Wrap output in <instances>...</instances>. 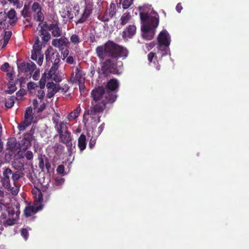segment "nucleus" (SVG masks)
<instances>
[{
	"instance_id": "1",
	"label": "nucleus",
	"mask_w": 249,
	"mask_h": 249,
	"mask_svg": "<svg viewBox=\"0 0 249 249\" xmlns=\"http://www.w3.org/2000/svg\"><path fill=\"white\" fill-rule=\"evenodd\" d=\"M95 52L100 60L103 61L106 58H108L103 62L101 67L102 73L105 76L110 74H119L117 59L121 57H126L128 55V51L125 48L110 40L97 46Z\"/></svg>"
},
{
	"instance_id": "2",
	"label": "nucleus",
	"mask_w": 249,
	"mask_h": 249,
	"mask_svg": "<svg viewBox=\"0 0 249 249\" xmlns=\"http://www.w3.org/2000/svg\"><path fill=\"white\" fill-rule=\"evenodd\" d=\"M119 83L117 79L112 78L108 81L105 88L99 86L91 92L93 98L90 108L85 111V114L93 115L102 113L107 104H112L116 100Z\"/></svg>"
},
{
	"instance_id": "3",
	"label": "nucleus",
	"mask_w": 249,
	"mask_h": 249,
	"mask_svg": "<svg viewBox=\"0 0 249 249\" xmlns=\"http://www.w3.org/2000/svg\"><path fill=\"white\" fill-rule=\"evenodd\" d=\"M140 16L141 22L144 24L142 27L143 38L147 40L152 39L155 35V30L159 25V14L152 10L150 13L140 12Z\"/></svg>"
},
{
	"instance_id": "4",
	"label": "nucleus",
	"mask_w": 249,
	"mask_h": 249,
	"mask_svg": "<svg viewBox=\"0 0 249 249\" xmlns=\"http://www.w3.org/2000/svg\"><path fill=\"white\" fill-rule=\"evenodd\" d=\"M3 169V177L1 180L2 186L12 195L17 196L20 186L18 181L24 176V174L20 171L12 172V170L9 168H5Z\"/></svg>"
},
{
	"instance_id": "5",
	"label": "nucleus",
	"mask_w": 249,
	"mask_h": 249,
	"mask_svg": "<svg viewBox=\"0 0 249 249\" xmlns=\"http://www.w3.org/2000/svg\"><path fill=\"white\" fill-rule=\"evenodd\" d=\"M46 62L48 65L52 63L58 64L60 61V55L57 50L53 49L52 47H49L45 52Z\"/></svg>"
},
{
	"instance_id": "6",
	"label": "nucleus",
	"mask_w": 249,
	"mask_h": 249,
	"mask_svg": "<svg viewBox=\"0 0 249 249\" xmlns=\"http://www.w3.org/2000/svg\"><path fill=\"white\" fill-rule=\"evenodd\" d=\"M31 9L33 13V18L34 20L42 23L44 19V16L42 12V7L41 5L38 2H34L31 5Z\"/></svg>"
},
{
	"instance_id": "7",
	"label": "nucleus",
	"mask_w": 249,
	"mask_h": 249,
	"mask_svg": "<svg viewBox=\"0 0 249 249\" xmlns=\"http://www.w3.org/2000/svg\"><path fill=\"white\" fill-rule=\"evenodd\" d=\"M34 132V129H31L28 132L24 134L23 138L19 143L20 150L25 151L31 146Z\"/></svg>"
},
{
	"instance_id": "8",
	"label": "nucleus",
	"mask_w": 249,
	"mask_h": 249,
	"mask_svg": "<svg viewBox=\"0 0 249 249\" xmlns=\"http://www.w3.org/2000/svg\"><path fill=\"white\" fill-rule=\"evenodd\" d=\"M49 31H52V35L54 37H59L62 35V30L59 27V22L58 18L53 17L52 19H49Z\"/></svg>"
},
{
	"instance_id": "9",
	"label": "nucleus",
	"mask_w": 249,
	"mask_h": 249,
	"mask_svg": "<svg viewBox=\"0 0 249 249\" xmlns=\"http://www.w3.org/2000/svg\"><path fill=\"white\" fill-rule=\"evenodd\" d=\"M60 141L64 144H66L68 150L70 151H71L72 143V136L69 131H66L64 133L59 135Z\"/></svg>"
},
{
	"instance_id": "10",
	"label": "nucleus",
	"mask_w": 249,
	"mask_h": 249,
	"mask_svg": "<svg viewBox=\"0 0 249 249\" xmlns=\"http://www.w3.org/2000/svg\"><path fill=\"white\" fill-rule=\"evenodd\" d=\"M14 74L12 72H8L6 73V76L8 79H9V83L8 85V89L5 91L6 93L8 94H12L14 93L17 89L16 84L18 83H20V81L19 79H17L15 82L14 80Z\"/></svg>"
},
{
	"instance_id": "11",
	"label": "nucleus",
	"mask_w": 249,
	"mask_h": 249,
	"mask_svg": "<svg viewBox=\"0 0 249 249\" xmlns=\"http://www.w3.org/2000/svg\"><path fill=\"white\" fill-rule=\"evenodd\" d=\"M58 64H53L49 73L48 78L52 79L56 82H59L62 80L61 74L58 71Z\"/></svg>"
},
{
	"instance_id": "12",
	"label": "nucleus",
	"mask_w": 249,
	"mask_h": 249,
	"mask_svg": "<svg viewBox=\"0 0 249 249\" xmlns=\"http://www.w3.org/2000/svg\"><path fill=\"white\" fill-rule=\"evenodd\" d=\"M70 44L67 38L64 36H61L58 39H53L52 40V44L59 49L61 50L65 48V47H68Z\"/></svg>"
},
{
	"instance_id": "13",
	"label": "nucleus",
	"mask_w": 249,
	"mask_h": 249,
	"mask_svg": "<svg viewBox=\"0 0 249 249\" xmlns=\"http://www.w3.org/2000/svg\"><path fill=\"white\" fill-rule=\"evenodd\" d=\"M157 41L158 44L170 45V36L166 30L160 32L157 37Z\"/></svg>"
},
{
	"instance_id": "14",
	"label": "nucleus",
	"mask_w": 249,
	"mask_h": 249,
	"mask_svg": "<svg viewBox=\"0 0 249 249\" xmlns=\"http://www.w3.org/2000/svg\"><path fill=\"white\" fill-rule=\"evenodd\" d=\"M42 208L43 205L42 204L36 205L33 203V205L26 207L24 210V213L26 217H29L41 210Z\"/></svg>"
},
{
	"instance_id": "15",
	"label": "nucleus",
	"mask_w": 249,
	"mask_h": 249,
	"mask_svg": "<svg viewBox=\"0 0 249 249\" xmlns=\"http://www.w3.org/2000/svg\"><path fill=\"white\" fill-rule=\"evenodd\" d=\"M47 88L48 89V92L47 97L49 99L53 97L54 95L58 92L60 89L59 85L55 84L53 82H48L47 84Z\"/></svg>"
},
{
	"instance_id": "16",
	"label": "nucleus",
	"mask_w": 249,
	"mask_h": 249,
	"mask_svg": "<svg viewBox=\"0 0 249 249\" xmlns=\"http://www.w3.org/2000/svg\"><path fill=\"white\" fill-rule=\"evenodd\" d=\"M92 9L91 7L89 5H87L85 8L80 18L75 22V24L77 25L86 22L88 20L90 14L92 13Z\"/></svg>"
},
{
	"instance_id": "17",
	"label": "nucleus",
	"mask_w": 249,
	"mask_h": 249,
	"mask_svg": "<svg viewBox=\"0 0 249 249\" xmlns=\"http://www.w3.org/2000/svg\"><path fill=\"white\" fill-rule=\"evenodd\" d=\"M14 213L13 208L7 207L5 204L0 202V218L2 219H6L7 215H12Z\"/></svg>"
},
{
	"instance_id": "18",
	"label": "nucleus",
	"mask_w": 249,
	"mask_h": 249,
	"mask_svg": "<svg viewBox=\"0 0 249 249\" xmlns=\"http://www.w3.org/2000/svg\"><path fill=\"white\" fill-rule=\"evenodd\" d=\"M136 33V27L134 25H129L123 31L122 37L123 38L126 37L132 38Z\"/></svg>"
},
{
	"instance_id": "19",
	"label": "nucleus",
	"mask_w": 249,
	"mask_h": 249,
	"mask_svg": "<svg viewBox=\"0 0 249 249\" xmlns=\"http://www.w3.org/2000/svg\"><path fill=\"white\" fill-rule=\"evenodd\" d=\"M6 18H9V20H7L9 25L12 26H14L18 21L17 13L14 9H11L6 13Z\"/></svg>"
},
{
	"instance_id": "20",
	"label": "nucleus",
	"mask_w": 249,
	"mask_h": 249,
	"mask_svg": "<svg viewBox=\"0 0 249 249\" xmlns=\"http://www.w3.org/2000/svg\"><path fill=\"white\" fill-rule=\"evenodd\" d=\"M13 212L14 213H12V215H7V218H6V221L4 222V226H12L15 224L16 222V219L17 217L18 216L19 212H17L15 213V211L14 209H13Z\"/></svg>"
},
{
	"instance_id": "21",
	"label": "nucleus",
	"mask_w": 249,
	"mask_h": 249,
	"mask_svg": "<svg viewBox=\"0 0 249 249\" xmlns=\"http://www.w3.org/2000/svg\"><path fill=\"white\" fill-rule=\"evenodd\" d=\"M32 194L34 197V203L36 205L41 204L43 201V195L41 191L39 189L33 190Z\"/></svg>"
},
{
	"instance_id": "22",
	"label": "nucleus",
	"mask_w": 249,
	"mask_h": 249,
	"mask_svg": "<svg viewBox=\"0 0 249 249\" xmlns=\"http://www.w3.org/2000/svg\"><path fill=\"white\" fill-rule=\"evenodd\" d=\"M12 36L11 31H5L4 36L0 39V49L4 48L8 44Z\"/></svg>"
},
{
	"instance_id": "23",
	"label": "nucleus",
	"mask_w": 249,
	"mask_h": 249,
	"mask_svg": "<svg viewBox=\"0 0 249 249\" xmlns=\"http://www.w3.org/2000/svg\"><path fill=\"white\" fill-rule=\"evenodd\" d=\"M170 45L158 44V53H160L161 57L167 55L170 52Z\"/></svg>"
},
{
	"instance_id": "24",
	"label": "nucleus",
	"mask_w": 249,
	"mask_h": 249,
	"mask_svg": "<svg viewBox=\"0 0 249 249\" xmlns=\"http://www.w3.org/2000/svg\"><path fill=\"white\" fill-rule=\"evenodd\" d=\"M61 16L64 18H68L71 20L73 18V15L71 13V10L70 7H65L60 12Z\"/></svg>"
},
{
	"instance_id": "25",
	"label": "nucleus",
	"mask_w": 249,
	"mask_h": 249,
	"mask_svg": "<svg viewBox=\"0 0 249 249\" xmlns=\"http://www.w3.org/2000/svg\"><path fill=\"white\" fill-rule=\"evenodd\" d=\"M54 128L57 131L59 135L64 133V132L69 131L68 129V127L67 126V123H64V122H60V123H56V125H55Z\"/></svg>"
},
{
	"instance_id": "26",
	"label": "nucleus",
	"mask_w": 249,
	"mask_h": 249,
	"mask_svg": "<svg viewBox=\"0 0 249 249\" xmlns=\"http://www.w3.org/2000/svg\"><path fill=\"white\" fill-rule=\"evenodd\" d=\"M86 137L85 134H82L78 139V146L81 151H83L86 148Z\"/></svg>"
},
{
	"instance_id": "27",
	"label": "nucleus",
	"mask_w": 249,
	"mask_h": 249,
	"mask_svg": "<svg viewBox=\"0 0 249 249\" xmlns=\"http://www.w3.org/2000/svg\"><path fill=\"white\" fill-rule=\"evenodd\" d=\"M38 35L41 37V39L43 42H47L51 38V35L48 32V30L43 28L40 29L38 31Z\"/></svg>"
},
{
	"instance_id": "28",
	"label": "nucleus",
	"mask_w": 249,
	"mask_h": 249,
	"mask_svg": "<svg viewBox=\"0 0 249 249\" xmlns=\"http://www.w3.org/2000/svg\"><path fill=\"white\" fill-rule=\"evenodd\" d=\"M0 25L3 29L8 28L9 25L7 20L6 13L5 12H0Z\"/></svg>"
},
{
	"instance_id": "29",
	"label": "nucleus",
	"mask_w": 249,
	"mask_h": 249,
	"mask_svg": "<svg viewBox=\"0 0 249 249\" xmlns=\"http://www.w3.org/2000/svg\"><path fill=\"white\" fill-rule=\"evenodd\" d=\"M33 119V109L31 107H28L26 109L24 114V120H26V121H29L31 122V123H32Z\"/></svg>"
},
{
	"instance_id": "30",
	"label": "nucleus",
	"mask_w": 249,
	"mask_h": 249,
	"mask_svg": "<svg viewBox=\"0 0 249 249\" xmlns=\"http://www.w3.org/2000/svg\"><path fill=\"white\" fill-rule=\"evenodd\" d=\"M73 74L75 73V80L80 82L82 81L83 75L84 74L83 71L79 68L76 67L75 68L74 71L72 72Z\"/></svg>"
},
{
	"instance_id": "31",
	"label": "nucleus",
	"mask_w": 249,
	"mask_h": 249,
	"mask_svg": "<svg viewBox=\"0 0 249 249\" xmlns=\"http://www.w3.org/2000/svg\"><path fill=\"white\" fill-rule=\"evenodd\" d=\"M12 165L15 169L14 171L12 170V172L20 171L21 173H23L22 171L24 170V164L21 161H15L12 163Z\"/></svg>"
},
{
	"instance_id": "32",
	"label": "nucleus",
	"mask_w": 249,
	"mask_h": 249,
	"mask_svg": "<svg viewBox=\"0 0 249 249\" xmlns=\"http://www.w3.org/2000/svg\"><path fill=\"white\" fill-rule=\"evenodd\" d=\"M81 111V108L80 106H79L77 107L76 109H75L72 112L70 113L68 115V119L71 121L72 119H76L78 116L79 114Z\"/></svg>"
},
{
	"instance_id": "33",
	"label": "nucleus",
	"mask_w": 249,
	"mask_h": 249,
	"mask_svg": "<svg viewBox=\"0 0 249 249\" xmlns=\"http://www.w3.org/2000/svg\"><path fill=\"white\" fill-rule=\"evenodd\" d=\"M17 99V97L15 96H12L10 98L6 99L5 102V106L7 108H12L14 104L15 100Z\"/></svg>"
},
{
	"instance_id": "34",
	"label": "nucleus",
	"mask_w": 249,
	"mask_h": 249,
	"mask_svg": "<svg viewBox=\"0 0 249 249\" xmlns=\"http://www.w3.org/2000/svg\"><path fill=\"white\" fill-rule=\"evenodd\" d=\"M131 15L129 12H126L123 14L120 18V24L122 26L125 25L130 20Z\"/></svg>"
},
{
	"instance_id": "35",
	"label": "nucleus",
	"mask_w": 249,
	"mask_h": 249,
	"mask_svg": "<svg viewBox=\"0 0 249 249\" xmlns=\"http://www.w3.org/2000/svg\"><path fill=\"white\" fill-rule=\"evenodd\" d=\"M70 42L74 45H78L82 41L80 36L76 34H72L70 37Z\"/></svg>"
},
{
	"instance_id": "36",
	"label": "nucleus",
	"mask_w": 249,
	"mask_h": 249,
	"mask_svg": "<svg viewBox=\"0 0 249 249\" xmlns=\"http://www.w3.org/2000/svg\"><path fill=\"white\" fill-rule=\"evenodd\" d=\"M42 43L40 41L38 36L36 37V40L33 45L34 51L37 52V53H40L41 49Z\"/></svg>"
},
{
	"instance_id": "37",
	"label": "nucleus",
	"mask_w": 249,
	"mask_h": 249,
	"mask_svg": "<svg viewBox=\"0 0 249 249\" xmlns=\"http://www.w3.org/2000/svg\"><path fill=\"white\" fill-rule=\"evenodd\" d=\"M108 15L111 17L112 18L116 14V5L114 3H111L110 4L109 8L108 9Z\"/></svg>"
},
{
	"instance_id": "38",
	"label": "nucleus",
	"mask_w": 249,
	"mask_h": 249,
	"mask_svg": "<svg viewBox=\"0 0 249 249\" xmlns=\"http://www.w3.org/2000/svg\"><path fill=\"white\" fill-rule=\"evenodd\" d=\"M36 64L33 62L32 61H30L28 63L27 67H26V72H29L30 74L36 70Z\"/></svg>"
},
{
	"instance_id": "39",
	"label": "nucleus",
	"mask_w": 249,
	"mask_h": 249,
	"mask_svg": "<svg viewBox=\"0 0 249 249\" xmlns=\"http://www.w3.org/2000/svg\"><path fill=\"white\" fill-rule=\"evenodd\" d=\"M32 123L29 121H26V120H24L23 122H22L18 126V129L19 131H23L27 127L29 126Z\"/></svg>"
},
{
	"instance_id": "40",
	"label": "nucleus",
	"mask_w": 249,
	"mask_h": 249,
	"mask_svg": "<svg viewBox=\"0 0 249 249\" xmlns=\"http://www.w3.org/2000/svg\"><path fill=\"white\" fill-rule=\"evenodd\" d=\"M111 18V17L108 15L107 10L104 13L103 16L98 17V19L104 22H108Z\"/></svg>"
},
{
	"instance_id": "41",
	"label": "nucleus",
	"mask_w": 249,
	"mask_h": 249,
	"mask_svg": "<svg viewBox=\"0 0 249 249\" xmlns=\"http://www.w3.org/2000/svg\"><path fill=\"white\" fill-rule=\"evenodd\" d=\"M28 63L25 62H21L19 64H18V70L19 71L22 72H26V67H27Z\"/></svg>"
},
{
	"instance_id": "42",
	"label": "nucleus",
	"mask_w": 249,
	"mask_h": 249,
	"mask_svg": "<svg viewBox=\"0 0 249 249\" xmlns=\"http://www.w3.org/2000/svg\"><path fill=\"white\" fill-rule=\"evenodd\" d=\"M9 68V64L8 62H5L1 66L0 69L2 71L7 72V73L8 72H12L14 73L13 69L10 70V69H8Z\"/></svg>"
},
{
	"instance_id": "43",
	"label": "nucleus",
	"mask_w": 249,
	"mask_h": 249,
	"mask_svg": "<svg viewBox=\"0 0 249 249\" xmlns=\"http://www.w3.org/2000/svg\"><path fill=\"white\" fill-rule=\"evenodd\" d=\"M134 0H124L122 3V6L123 9H128L133 3Z\"/></svg>"
},
{
	"instance_id": "44",
	"label": "nucleus",
	"mask_w": 249,
	"mask_h": 249,
	"mask_svg": "<svg viewBox=\"0 0 249 249\" xmlns=\"http://www.w3.org/2000/svg\"><path fill=\"white\" fill-rule=\"evenodd\" d=\"M42 89H43L39 88L38 89H36L37 93L36 95L40 100V102H41L44 99L45 96V92Z\"/></svg>"
},
{
	"instance_id": "45",
	"label": "nucleus",
	"mask_w": 249,
	"mask_h": 249,
	"mask_svg": "<svg viewBox=\"0 0 249 249\" xmlns=\"http://www.w3.org/2000/svg\"><path fill=\"white\" fill-rule=\"evenodd\" d=\"M27 88L28 89L36 90L39 89V87L34 82H30L27 84Z\"/></svg>"
},
{
	"instance_id": "46",
	"label": "nucleus",
	"mask_w": 249,
	"mask_h": 249,
	"mask_svg": "<svg viewBox=\"0 0 249 249\" xmlns=\"http://www.w3.org/2000/svg\"><path fill=\"white\" fill-rule=\"evenodd\" d=\"M65 167L63 164L59 165L57 168L56 171L59 174L64 175Z\"/></svg>"
},
{
	"instance_id": "47",
	"label": "nucleus",
	"mask_w": 249,
	"mask_h": 249,
	"mask_svg": "<svg viewBox=\"0 0 249 249\" xmlns=\"http://www.w3.org/2000/svg\"><path fill=\"white\" fill-rule=\"evenodd\" d=\"M38 27H40V29L43 28L44 29L49 31V24H48L47 22H44L43 23L39 22Z\"/></svg>"
},
{
	"instance_id": "48",
	"label": "nucleus",
	"mask_w": 249,
	"mask_h": 249,
	"mask_svg": "<svg viewBox=\"0 0 249 249\" xmlns=\"http://www.w3.org/2000/svg\"><path fill=\"white\" fill-rule=\"evenodd\" d=\"M21 235L24 238L25 240H27L28 238L29 232L26 229H22L21 231Z\"/></svg>"
},
{
	"instance_id": "49",
	"label": "nucleus",
	"mask_w": 249,
	"mask_h": 249,
	"mask_svg": "<svg viewBox=\"0 0 249 249\" xmlns=\"http://www.w3.org/2000/svg\"><path fill=\"white\" fill-rule=\"evenodd\" d=\"M38 167L42 170L43 171L45 168V159L42 158H39Z\"/></svg>"
},
{
	"instance_id": "50",
	"label": "nucleus",
	"mask_w": 249,
	"mask_h": 249,
	"mask_svg": "<svg viewBox=\"0 0 249 249\" xmlns=\"http://www.w3.org/2000/svg\"><path fill=\"white\" fill-rule=\"evenodd\" d=\"M29 6L27 5H24L22 10L21 12V15L24 17H28V11L29 10Z\"/></svg>"
},
{
	"instance_id": "51",
	"label": "nucleus",
	"mask_w": 249,
	"mask_h": 249,
	"mask_svg": "<svg viewBox=\"0 0 249 249\" xmlns=\"http://www.w3.org/2000/svg\"><path fill=\"white\" fill-rule=\"evenodd\" d=\"M45 167L47 169V172H49L51 169V165L49 160L47 158H45Z\"/></svg>"
},
{
	"instance_id": "52",
	"label": "nucleus",
	"mask_w": 249,
	"mask_h": 249,
	"mask_svg": "<svg viewBox=\"0 0 249 249\" xmlns=\"http://www.w3.org/2000/svg\"><path fill=\"white\" fill-rule=\"evenodd\" d=\"M95 67L94 66V65H91L89 68V75L90 77H92L95 74Z\"/></svg>"
},
{
	"instance_id": "53",
	"label": "nucleus",
	"mask_w": 249,
	"mask_h": 249,
	"mask_svg": "<svg viewBox=\"0 0 249 249\" xmlns=\"http://www.w3.org/2000/svg\"><path fill=\"white\" fill-rule=\"evenodd\" d=\"M25 157L27 160H32L33 158V152L31 151H27L25 154Z\"/></svg>"
},
{
	"instance_id": "54",
	"label": "nucleus",
	"mask_w": 249,
	"mask_h": 249,
	"mask_svg": "<svg viewBox=\"0 0 249 249\" xmlns=\"http://www.w3.org/2000/svg\"><path fill=\"white\" fill-rule=\"evenodd\" d=\"M156 57V53L153 52L149 53L147 55L148 60L149 62H152L153 58Z\"/></svg>"
},
{
	"instance_id": "55",
	"label": "nucleus",
	"mask_w": 249,
	"mask_h": 249,
	"mask_svg": "<svg viewBox=\"0 0 249 249\" xmlns=\"http://www.w3.org/2000/svg\"><path fill=\"white\" fill-rule=\"evenodd\" d=\"M25 94H26L25 90L24 89H20L16 93V95L17 97H22Z\"/></svg>"
},
{
	"instance_id": "56",
	"label": "nucleus",
	"mask_w": 249,
	"mask_h": 249,
	"mask_svg": "<svg viewBox=\"0 0 249 249\" xmlns=\"http://www.w3.org/2000/svg\"><path fill=\"white\" fill-rule=\"evenodd\" d=\"M59 51L61 52V53L64 58L68 56L69 51L67 48L62 49L61 50H59Z\"/></svg>"
},
{
	"instance_id": "57",
	"label": "nucleus",
	"mask_w": 249,
	"mask_h": 249,
	"mask_svg": "<svg viewBox=\"0 0 249 249\" xmlns=\"http://www.w3.org/2000/svg\"><path fill=\"white\" fill-rule=\"evenodd\" d=\"M16 143L13 142L11 143L10 141H8L7 142V146L8 148L11 150V151L14 150L16 148Z\"/></svg>"
},
{
	"instance_id": "58",
	"label": "nucleus",
	"mask_w": 249,
	"mask_h": 249,
	"mask_svg": "<svg viewBox=\"0 0 249 249\" xmlns=\"http://www.w3.org/2000/svg\"><path fill=\"white\" fill-rule=\"evenodd\" d=\"M96 143V139L93 138H91L89 142V147L90 149H92Z\"/></svg>"
},
{
	"instance_id": "59",
	"label": "nucleus",
	"mask_w": 249,
	"mask_h": 249,
	"mask_svg": "<svg viewBox=\"0 0 249 249\" xmlns=\"http://www.w3.org/2000/svg\"><path fill=\"white\" fill-rule=\"evenodd\" d=\"M40 54V53H37V52L34 51V53H33L31 55V59L34 60H37V58Z\"/></svg>"
},
{
	"instance_id": "60",
	"label": "nucleus",
	"mask_w": 249,
	"mask_h": 249,
	"mask_svg": "<svg viewBox=\"0 0 249 249\" xmlns=\"http://www.w3.org/2000/svg\"><path fill=\"white\" fill-rule=\"evenodd\" d=\"M43 58H44L43 55H41V54H40L37 58V59L36 60L37 63L39 66H41L42 64L43 61Z\"/></svg>"
},
{
	"instance_id": "61",
	"label": "nucleus",
	"mask_w": 249,
	"mask_h": 249,
	"mask_svg": "<svg viewBox=\"0 0 249 249\" xmlns=\"http://www.w3.org/2000/svg\"><path fill=\"white\" fill-rule=\"evenodd\" d=\"M10 3H12L14 6H17V7H18V5L19 4V0H7Z\"/></svg>"
},
{
	"instance_id": "62",
	"label": "nucleus",
	"mask_w": 249,
	"mask_h": 249,
	"mask_svg": "<svg viewBox=\"0 0 249 249\" xmlns=\"http://www.w3.org/2000/svg\"><path fill=\"white\" fill-rule=\"evenodd\" d=\"M66 62L70 64H72L74 62V58L72 56H69L66 59Z\"/></svg>"
},
{
	"instance_id": "63",
	"label": "nucleus",
	"mask_w": 249,
	"mask_h": 249,
	"mask_svg": "<svg viewBox=\"0 0 249 249\" xmlns=\"http://www.w3.org/2000/svg\"><path fill=\"white\" fill-rule=\"evenodd\" d=\"M39 73L40 71L38 70L36 71L33 75V78L35 80H37L39 76Z\"/></svg>"
},
{
	"instance_id": "64",
	"label": "nucleus",
	"mask_w": 249,
	"mask_h": 249,
	"mask_svg": "<svg viewBox=\"0 0 249 249\" xmlns=\"http://www.w3.org/2000/svg\"><path fill=\"white\" fill-rule=\"evenodd\" d=\"M39 89H44L45 85V80H42V79L39 82Z\"/></svg>"
}]
</instances>
